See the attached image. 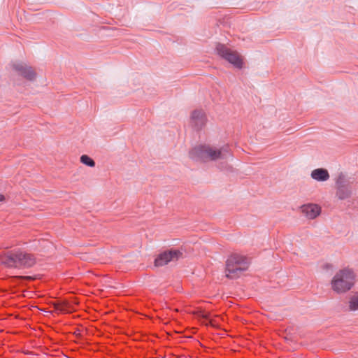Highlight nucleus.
Returning a JSON list of instances; mask_svg holds the SVG:
<instances>
[{"label":"nucleus","instance_id":"f8f14e48","mask_svg":"<svg viewBox=\"0 0 358 358\" xmlns=\"http://www.w3.org/2000/svg\"><path fill=\"white\" fill-rule=\"evenodd\" d=\"M55 310L62 313H69L71 311V309L69 307V303L67 301H63L61 303H58L55 304Z\"/></svg>","mask_w":358,"mask_h":358},{"label":"nucleus","instance_id":"4468645a","mask_svg":"<svg viewBox=\"0 0 358 358\" xmlns=\"http://www.w3.org/2000/svg\"><path fill=\"white\" fill-rule=\"evenodd\" d=\"M80 162L89 167H94L95 166L94 161L87 155H83L80 157Z\"/></svg>","mask_w":358,"mask_h":358},{"label":"nucleus","instance_id":"2eb2a0df","mask_svg":"<svg viewBox=\"0 0 358 358\" xmlns=\"http://www.w3.org/2000/svg\"><path fill=\"white\" fill-rule=\"evenodd\" d=\"M349 303L350 310H358V294H355L350 298Z\"/></svg>","mask_w":358,"mask_h":358},{"label":"nucleus","instance_id":"9d476101","mask_svg":"<svg viewBox=\"0 0 358 358\" xmlns=\"http://www.w3.org/2000/svg\"><path fill=\"white\" fill-rule=\"evenodd\" d=\"M192 124L196 127H201L206 123V116L203 111L195 110L191 115Z\"/></svg>","mask_w":358,"mask_h":358},{"label":"nucleus","instance_id":"6e6552de","mask_svg":"<svg viewBox=\"0 0 358 358\" xmlns=\"http://www.w3.org/2000/svg\"><path fill=\"white\" fill-rule=\"evenodd\" d=\"M182 256L180 250H170L160 253L155 259V266H162L170 262L178 260Z\"/></svg>","mask_w":358,"mask_h":358},{"label":"nucleus","instance_id":"20e7f679","mask_svg":"<svg viewBox=\"0 0 358 358\" xmlns=\"http://www.w3.org/2000/svg\"><path fill=\"white\" fill-rule=\"evenodd\" d=\"M215 51L220 57L234 68L241 69L243 66V57L236 50L229 48L224 44L218 43L216 45Z\"/></svg>","mask_w":358,"mask_h":358},{"label":"nucleus","instance_id":"423d86ee","mask_svg":"<svg viewBox=\"0 0 358 358\" xmlns=\"http://www.w3.org/2000/svg\"><path fill=\"white\" fill-rule=\"evenodd\" d=\"M8 257L11 261V262H6L9 266H31L35 263V259L31 254L22 251L10 253Z\"/></svg>","mask_w":358,"mask_h":358},{"label":"nucleus","instance_id":"9b49d317","mask_svg":"<svg viewBox=\"0 0 358 358\" xmlns=\"http://www.w3.org/2000/svg\"><path fill=\"white\" fill-rule=\"evenodd\" d=\"M311 178L316 181L324 182L329 178V174L327 169L318 168L311 172Z\"/></svg>","mask_w":358,"mask_h":358},{"label":"nucleus","instance_id":"0eeeda50","mask_svg":"<svg viewBox=\"0 0 358 358\" xmlns=\"http://www.w3.org/2000/svg\"><path fill=\"white\" fill-rule=\"evenodd\" d=\"M336 196L339 200H345L351 197L352 188L345 180V176L341 173L336 181Z\"/></svg>","mask_w":358,"mask_h":358},{"label":"nucleus","instance_id":"7ed1b4c3","mask_svg":"<svg viewBox=\"0 0 358 358\" xmlns=\"http://www.w3.org/2000/svg\"><path fill=\"white\" fill-rule=\"evenodd\" d=\"M245 267V257L237 254L233 255L227 262L225 275L229 278H238L244 274Z\"/></svg>","mask_w":358,"mask_h":358},{"label":"nucleus","instance_id":"dca6fc26","mask_svg":"<svg viewBox=\"0 0 358 358\" xmlns=\"http://www.w3.org/2000/svg\"><path fill=\"white\" fill-rule=\"evenodd\" d=\"M247 6L248 9L254 10L258 8V4L255 3V0H248Z\"/></svg>","mask_w":358,"mask_h":358},{"label":"nucleus","instance_id":"f03ea898","mask_svg":"<svg viewBox=\"0 0 358 358\" xmlns=\"http://www.w3.org/2000/svg\"><path fill=\"white\" fill-rule=\"evenodd\" d=\"M355 279V273L351 269H342L331 280L332 289L338 293L345 292L354 285Z\"/></svg>","mask_w":358,"mask_h":358},{"label":"nucleus","instance_id":"1a4fd4ad","mask_svg":"<svg viewBox=\"0 0 358 358\" xmlns=\"http://www.w3.org/2000/svg\"><path fill=\"white\" fill-rule=\"evenodd\" d=\"M301 210L305 215L309 219H314L320 213V207L313 203L302 206Z\"/></svg>","mask_w":358,"mask_h":358},{"label":"nucleus","instance_id":"f3484780","mask_svg":"<svg viewBox=\"0 0 358 358\" xmlns=\"http://www.w3.org/2000/svg\"><path fill=\"white\" fill-rule=\"evenodd\" d=\"M6 201V196L3 192L0 191V203H3Z\"/></svg>","mask_w":358,"mask_h":358},{"label":"nucleus","instance_id":"f257e3e1","mask_svg":"<svg viewBox=\"0 0 358 358\" xmlns=\"http://www.w3.org/2000/svg\"><path fill=\"white\" fill-rule=\"evenodd\" d=\"M226 148H218L208 144H201L194 147L189 152V157L194 160H216L227 154Z\"/></svg>","mask_w":358,"mask_h":358},{"label":"nucleus","instance_id":"39448f33","mask_svg":"<svg viewBox=\"0 0 358 358\" xmlns=\"http://www.w3.org/2000/svg\"><path fill=\"white\" fill-rule=\"evenodd\" d=\"M10 69L18 76L29 81H34L36 79L37 73L36 70L27 64L15 61L10 64Z\"/></svg>","mask_w":358,"mask_h":358},{"label":"nucleus","instance_id":"ddd939ff","mask_svg":"<svg viewBox=\"0 0 358 358\" xmlns=\"http://www.w3.org/2000/svg\"><path fill=\"white\" fill-rule=\"evenodd\" d=\"M194 314L197 315L198 317H200L206 320L208 322H206V324H208L209 323L213 326H215V321L210 317V315L208 313H206L202 310H199L196 311V313H194Z\"/></svg>","mask_w":358,"mask_h":358}]
</instances>
